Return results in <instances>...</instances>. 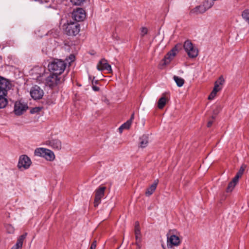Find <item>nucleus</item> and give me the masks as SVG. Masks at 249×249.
Here are the masks:
<instances>
[{
  "label": "nucleus",
  "mask_w": 249,
  "mask_h": 249,
  "mask_svg": "<svg viewBox=\"0 0 249 249\" xmlns=\"http://www.w3.org/2000/svg\"><path fill=\"white\" fill-rule=\"evenodd\" d=\"M217 93V91L213 90L208 97V99L210 100L213 99L216 96Z\"/></svg>",
  "instance_id": "7c9ffc66"
},
{
  "label": "nucleus",
  "mask_w": 249,
  "mask_h": 249,
  "mask_svg": "<svg viewBox=\"0 0 249 249\" xmlns=\"http://www.w3.org/2000/svg\"><path fill=\"white\" fill-rule=\"evenodd\" d=\"M75 59V56L73 54H71L68 59H67V61L69 63V64H71V63L73 62Z\"/></svg>",
  "instance_id": "72a5a7b5"
},
{
  "label": "nucleus",
  "mask_w": 249,
  "mask_h": 249,
  "mask_svg": "<svg viewBox=\"0 0 249 249\" xmlns=\"http://www.w3.org/2000/svg\"><path fill=\"white\" fill-rule=\"evenodd\" d=\"M92 88L93 90L95 91H98L100 89L99 87L94 86V85L92 86Z\"/></svg>",
  "instance_id": "e433bc0d"
},
{
  "label": "nucleus",
  "mask_w": 249,
  "mask_h": 249,
  "mask_svg": "<svg viewBox=\"0 0 249 249\" xmlns=\"http://www.w3.org/2000/svg\"><path fill=\"white\" fill-rule=\"evenodd\" d=\"M6 94H0V108H4L7 104V100L5 96Z\"/></svg>",
  "instance_id": "b1692460"
},
{
  "label": "nucleus",
  "mask_w": 249,
  "mask_h": 249,
  "mask_svg": "<svg viewBox=\"0 0 249 249\" xmlns=\"http://www.w3.org/2000/svg\"><path fill=\"white\" fill-rule=\"evenodd\" d=\"M46 144L50 145L53 149L58 150H60L62 147L61 142L58 139H52L47 141Z\"/></svg>",
  "instance_id": "a211bd4d"
},
{
  "label": "nucleus",
  "mask_w": 249,
  "mask_h": 249,
  "mask_svg": "<svg viewBox=\"0 0 249 249\" xmlns=\"http://www.w3.org/2000/svg\"><path fill=\"white\" fill-rule=\"evenodd\" d=\"M181 242L179 235L170 232L167 234V245L168 247H177L180 244Z\"/></svg>",
  "instance_id": "6e6552de"
},
{
  "label": "nucleus",
  "mask_w": 249,
  "mask_h": 249,
  "mask_svg": "<svg viewBox=\"0 0 249 249\" xmlns=\"http://www.w3.org/2000/svg\"><path fill=\"white\" fill-rule=\"evenodd\" d=\"M66 67V63L60 59H55L48 64L49 71L57 75L62 74Z\"/></svg>",
  "instance_id": "f257e3e1"
},
{
  "label": "nucleus",
  "mask_w": 249,
  "mask_h": 249,
  "mask_svg": "<svg viewBox=\"0 0 249 249\" xmlns=\"http://www.w3.org/2000/svg\"><path fill=\"white\" fill-rule=\"evenodd\" d=\"M30 93L33 99L39 100L43 96L44 91L39 86L35 85L31 88Z\"/></svg>",
  "instance_id": "9b49d317"
},
{
  "label": "nucleus",
  "mask_w": 249,
  "mask_h": 249,
  "mask_svg": "<svg viewBox=\"0 0 249 249\" xmlns=\"http://www.w3.org/2000/svg\"><path fill=\"white\" fill-rule=\"evenodd\" d=\"M106 102L107 104H108V100H107Z\"/></svg>",
  "instance_id": "a19ab883"
},
{
  "label": "nucleus",
  "mask_w": 249,
  "mask_h": 249,
  "mask_svg": "<svg viewBox=\"0 0 249 249\" xmlns=\"http://www.w3.org/2000/svg\"><path fill=\"white\" fill-rule=\"evenodd\" d=\"M158 180L156 179L154 181V182L147 189L145 192V195L147 196H151L154 192L155 191L158 183Z\"/></svg>",
  "instance_id": "aec40b11"
},
{
  "label": "nucleus",
  "mask_w": 249,
  "mask_h": 249,
  "mask_svg": "<svg viewBox=\"0 0 249 249\" xmlns=\"http://www.w3.org/2000/svg\"><path fill=\"white\" fill-rule=\"evenodd\" d=\"M147 33V29L145 27H142L141 29V35L142 36H144Z\"/></svg>",
  "instance_id": "f704fd0d"
},
{
  "label": "nucleus",
  "mask_w": 249,
  "mask_h": 249,
  "mask_svg": "<svg viewBox=\"0 0 249 249\" xmlns=\"http://www.w3.org/2000/svg\"><path fill=\"white\" fill-rule=\"evenodd\" d=\"M62 82L61 78L54 73L51 74L45 80V84L51 88H53Z\"/></svg>",
  "instance_id": "1a4fd4ad"
},
{
  "label": "nucleus",
  "mask_w": 249,
  "mask_h": 249,
  "mask_svg": "<svg viewBox=\"0 0 249 249\" xmlns=\"http://www.w3.org/2000/svg\"><path fill=\"white\" fill-rule=\"evenodd\" d=\"M106 187L105 186H100L95 191V198L94 205L95 207H97L101 203V199L105 195V191Z\"/></svg>",
  "instance_id": "9d476101"
},
{
  "label": "nucleus",
  "mask_w": 249,
  "mask_h": 249,
  "mask_svg": "<svg viewBox=\"0 0 249 249\" xmlns=\"http://www.w3.org/2000/svg\"><path fill=\"white\" fill-rule=\"evenodd\" d=\"M214 4L213 1L211 0H204L202 3L191 9L190 14L198 15L204 13L209 9H211Z\"/></svg>",
  "instance_id": "f03ea898"
},
{
  "label": "nucleus",
  "mask_w": 249,
  "mask_h": 249,
  "mask_svg": "<svg viewBox=\"0 0 249 249\" xmlns=\"http://www.w3.org/2000/svg\"><path fill=\"white\" fill-rule=\"evenodd\" d=\"M66 33L69 36H76L80 31L78 23L73 21H67L63 26Z\"/></svg>",
  "instance_id": "7ed1b4c3"
},
{
  "label": "nucleus",
  "mask_w": 249,
  "mask_h": 249,
  "mask_svg": "<svg viewBox=\"0 0 249 249\" xmlns=\"http://www.w3.org/2000/svg\"><path fill=\"white\" fill-rule=\"evenodd\" d=\"M85 0H71V3L76 5H80Z\"/></svg>",
  "instance_id": "2f4dec72"
},
{
  "label": "nucleus",
  "mask_w": 249,
  "mask_h": 249,
  "mask_svg": "<svg viewBox=\"0 0 249 249\" xmlns=\"http://www.w3.org/2000/svg\"><path fill=\"white\" fill-rule=\"evenodd\" d=\"M242 18L248 22L249 25V9L244 10L241 14Z\"/></svg>",
  "instance_id": "a878e982"
},
{
  "label": "nucleus",
  "mask_w": 249,
  "mask_h": 249,
  "mask_svg": "<svg viewBox=\"0 0 249 249\" xmlns=\"http://www.w3.org/2000/svg\"><path fill=\"white\" fill-rule=\"evenodd\" d=\"M134 114H132L130 119L128 121H131V123H132V122L134 119Z\"/></svg>",
  "instance_id": "4c0bfd02"
},
{
  "label": "nucleus",
  "mask_w": 249,
  "mask_h": 249,
  "mask_svg": "<svg viewBox=\"0 0 249 249\" xmlns=\"http://www.w3.org/2000/svg\"><path fill=\"white\" fill-rule=\"evenodd\" d=\"M34 153L36 156L43 157L48 161H53L55 159L53 152L45 148H37L35 149Z\"/></svg>",
  "instance_id": "20e7f679"
},
{
  "label": "nucleus",
  "mask_w": 249,
  "mask_h": 249,
  "mask_svg": "<svg viewBox=\"0 0 249 249\" xmlns=\"http://www.w3.org/2000/svg\"><path fill=\"white\" fill-rule=\"evenodd\" d=\"M28 106L26 104L18 101L15 103L14 107L15 113L17 115H20L26 111Z\"/></svg>",
  "instance_id": "ddd939ff"
},
{
  "label": "nucleus",
  "mask_w": 249,
  "mask_h": 249,
  "mask_svg": "<svg viewBox=\"0 0 249 249\" xmlns=\"http://www.w3.org/2000/svg\"><path fill=\"white\" fill-rule=\"evenodd\" d=\"M45 69L43 68L36 67L31 71L32 78L38 83H43L44 80Z\"/></svg>",
  "instance_id": "423d86ee"
},
{
  "label": "nucleus",
  "mask_w": 249,
  "mask_h": 249,
  "mask_svg": "<svg viewBox=\"0 0 249 249\" xmlns=\"http://www.w3.org/2000/svg\"><path fill=\"white\" fill-rule=\"evenodd\" d=\"M41 109H42L41 107H36L33 108L31 110L30 112L31 113H37V112H39Z\"/></svg>",
  "instance_id": "473e14b6"
},
{
  "label": "nucleus",
  "mask_w": 249,
  "mask_h": 249,
  "mask_svg": "<svg viewBox=\"0 0 249 249\" xmlns=\"http://www.w3.org/2000/svg\"><path fill=\"white\" fill-rule=\"evenodd\" d=\"M246 167V166L244 164H243L239 170L238 171V172H237V173L236 174V176L234 177L235 178L237 179L238 180H239V178H241L242 177V176L243 175L244 172V171L245 170V168Z\"/></svg>",
  "instance_id": "bb28decb"
},
{
  "label": "nucleus",
  "mask_w": 249,
  "mask_h": 249,
  "mask_svg": "<svg viewBox=\"0 0 249 249\" xmlns=\"http://www.w3.org/2000/svg\"><path fill=\"white\" fill-rule=\"evenodd\" d=\"M131 124L132 123H131V121H127L125 123L121 125L119 128L120 133H122L124 129H128Z\"/></svg>",
  "instance_id": "393cba45"
},
{
  "label": "nucleus",
  "mask_w": 249,
  "mask_h": 249,
  "mask_svg": "<svg viewBox=\"0 0 249 249\" xmlns=\"http://www.w3.org/2000/svg\"><path fill=\"white\" fill-rule=\"evenodd\" d=\"M212 124H213L212 121H209L207 124L208 127H210L212 125Z\"/></svg>",
  "instance_id": "58836bf2"
},
{
  "label": "nucleus",
  "mask_w": 249,
  "mask_h": 249,
  "mask_svg": "<svg viewBox=\"0 0 249 249\" xmlns=\"http://www.w3.org/2000/svg\"><path fill=\"white\" fill-rule=\"evenodd\" d=\"M177 52L178 49L177 46H176L165 56L163 60L164 61V64L166 65L169 64L176 56Z\"/></svg>",
  "instance_id": "f3484780"
},
{
  "label": "nucleus",
  "mask_w": 249,
  "mask_h": 249,
  "mask_svg": "<svg viewBox=\"0 0 249 249\" xmlns=\"http://www.w3.org/2000/svg\"><path fill=\"white\" fill-rule=\"evenodd\" d=\"M10 87L11 84L7 79L0 77V94H6Z\"/></svg>",
  "instance_id": "2eb2a0df"
},
{
  "label": "nucleus",
  "mask_w": 249,
  "mask_h": 249,
  "mask_svg": "<svg viewBox=\"0 0 249 249\" xmlns=\"http://www.w3.org/2000/svg\"><path fill=\"white\" fill-rule=\"evenodd\" d=\"M238 182V180L235 178H233L232 180L229 182L228 187L226 189V192L231 193L234 189Z\"/></svg>",
  "instance_id": "4be33fe9"
},
{
  "label": "nucleus",
  "mask_w": 249,
  "mask_h": 249,
  "mask_svg": "<svg viewBox=\"0 0 249 249\" xmlns=\"http://www.w3.org/2000/svg\"><path fill=\"white\" fill-rule=\"evenodd\" d=\"M97 69L100 71L106 70L108 73H111L112 70L111 66L108 64L107 61L105 59H102L97 65Z\"/></svg>",
  "instance_id": "4468645a"
},
{
  "label": "nucleus",
  "mask_w": 249,
  "mask_h": 249,
  "mask_svg": "<svg viewBox=\"0 0 249 249\" xmlns=\"http://www.w3.org/2000/svg\"><path fill=\"white\" fill-rule=\"evenodd\" d=\"M167 100L165 97H162L158 101V107L160 109H162L166 103Z\"/></svg>",
  "instance_id": "c85d7f7f"
},
{
  "label": "nucleus",
  "mask_w": 249,
  "mask_h": 249,
  "mask_svg": "<svg viewBox=\"0 0 249 249\" xmlns=\"http://www.w3.org/2000/svg\"><path fill=\"white\" fill-rule=\"evenodd\" d=\"M135 235L136 239V245L140 249L141 248L140 243L142 240V235L141 233L139 223L138 222L135 223Z\"/></svg>",
  "instance_id": "dca6fc26"
},
{
  "label": "nucleus",
  "mask_w": 249,
  "mask_h": 249,
  "mask_svg": "<svg viewBox=\"0 0 249 249\" xmlns=\"http://www.w3.org/2000/svg\"><path fill=\"white\" fill-rule=\"evenodd\" d=\"M32 164L30 158L26 155H22L19 157L17 167L20 171L28 169Z\"/></svg>",
  "instance_id": "0eeeda50"
},
{
  "label": "nucleus",
  "mask_w": 249,
  "mask_h": 249,
  "mask_svg": "<svg viewBox=\"0 0 249 249\" xmlns=\"http://www.w3.org/2000/svg\"><path fill=\"white\" fill-rule=\"evenodd\" d=\"M148 143V137L143 135L140 138L139 146L142 148H145L147 146Z\"/></svg>",
  "instance_id": "5701e85b"
},
{
  "label": "nucleus",
  "mask_w": 249,
  "mask_h": 249,
  "mask_svg": "<svg viewBox=\"0 0 249 249\" xmlns=\"http://www.w3.org/2000/svg\"><path fill=\"white\" fill-rule=\"evenodd\" d=\"M217 111H215H215H214V113L215 114H217V113H218V112L219 111V110H220V108H219V107H217Z\"/></svg>",
  "instance_id": "ea45409f"
},
{
  "label": "nucleus",
  "mask_w": 249,
  "mask_h": 249,
  "mask_svg": "<svg viewBox=\"0 0 249 249\" xmlns=\"http://www.w3.org/2000/svg\"><path fill=\"white\" fill-rule=\"evenodd\" d=\"M72 17L76 21H82L86 18L85 12L82 8H77L72 12Z\"/></svg>",
  "instance_id": "f8f14e48"
},
{
  "label": "nucleus",
  "mask_w": 249,
  "mask_h": 249,
  "mask_svg": "<svg viewBox=\"0 0 249 249\" xmlns=\"http://www.w3.org/2000/svg\"><path fill=\"white\" fill-rule=\"evenodd\" d=\"M174 79L178 87H182L184 83V79H182V78L178 77V76H174Z\"/></svg>",
  "instance_id": "cd10ccee"
},
{
  "label": "nucleus",
  "mask_w": 249,
  "mask_h": 249,
  "mask_svg": "<svg viewBox=\"0 0 249 249\" xmlns=\"http://www.w3.org/2000/svg\"><path fill=\"white\" fill-rule=\"evenodd\" d=\"M97 246V242L96 240L94 241L91 244L90 249H95Z\"/></svg>",
  "instance_id": "c9c22d12"
},
{
  "label": "nucleus",
  "mask_w": 249,
  "mask_h": 249,
  "mask_svg": "<svg viewBox=\"0 0 249 249\" xmlns=\"http://www.w3.org/2000/svg\"><path fill=\"white\" fill-rule=\"evenodd\" d=\"M224 80L222 77H220L215 82L213 90L218 92L222 89V85L223 84Z\"/></svg>",
  "instance_id": "412c9836"
},
{
  "label": "nucleus",
  "mask_w": 249,
  "mask_h": 249,
  "mask_svg": "<svg viewBox=\"0 0 249 249\" xmlns=\"http://www.w3.org/2000/svg\"><path fill=\"white\" fill-rule=\"evenodd\" d=\"M27 236V233L20 236L17 240V243L11 249H21L23 245V242Z\"/></svg>",
  "instance_id": "6ab92c4d"
},
{
  "label": "nucleus",
  "mask_w": 249,
  "mask_h": 249,
  "mask_svg": "<svg viewBox=\"0 0 249 249\" xmlns=\"http://www.w3.org/2000/svg\"><path fill=\"white\" fill-rule=\"evenodd\" d=\"M183 48L190 58H196L198 54L197 48L189 40L184 42Z\"/></svg>",
  "instance_id": "39448f33"
},
{
  "label": "nucleus",
  "mask_w": 249,
  "mask_h": 249,
  "mask_svg": "<svg viewBox=\"0 0 249 249\" xmlns=\"http://www.w3.org/2000/svg\"><path fill=\"white\" fill-rule=\"evenodd\" d=\"M5 228L8 233L13 234L15 231V229L14 227L10 224L6 225L5 226Z\"/></svg>",
  "instance_id": "c756f323"
}]
</instances>
